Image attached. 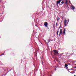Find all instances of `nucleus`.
Listing matches in <instances>:
<instances>
[{
    "instance_id": "obj_4",
    "label": "nucleus",
    "mask_w": 76,
    "mask_h": 76,
    "mask_svg": "<svg viewBox=\"0 0 76 76\" xmlns=\"http://www.w3.org/2000/svg\"><path fill=\"white\" fill-rule=\"evenodd\" d=\"M61 0H60L59 1H57V3H56V5H58V4H60V2H61Z\"/></svg>"
},
{
    "instance_id": "obj_7",
    "label": "nucleus",
    "mask_w": 76,
    "mask_h": 76,
    "mask_svg": "<svg viewBox=\"0 0 76 76\" xmlns=\"http://www.w3.org/2000/svg\"><path fill=\"white\" fill-rule=\"evenodd\" d=\"M75 7H74V6L72 5V10H75Z\"/></svg>"
},
{
    "instance_id": "obj_5",
    "label": "nucleus",
    "mask_w": 76,
    "mask_h": 76,
    "mask_svg": "<svg viewBox=\"0 0 76 76\" xmlns=\"http://www.w3.org/2000/svg\"><path fill=\"white\" fill-rule=\"evenodd\" d=\"M67 23V20H65L64 21V25L65 26H66V23Z\"/></svg>"
},
{
    "instance_id": "obj_15",
    "label": "nucleus",
    "mask_w": 76,
    "mask_h": 76,
    "mask_svg": "<svg viewBox=\"0 0 76 76\" xmlns=\"http://www.w3.org/2000/svg\"><path fill=\"white\" fill-rule=\"evenodd\" d=\"M61 3L62 4H63V3H64V2H63V1H62L61 2Z\"/></svg>"
},
{
    "instance_id": "obj_2",
    "label": "nucleus",
    "mask_w": 76,
    "mask_h": 76,
    "mask_svg": "<svg viewBox=\"0 0 76 76\" xmlns=\"http://www.w3.org/2000/svg\"><path fill=\"white\" fill-rule=\"evenodd\" d=\"M44 25L46 27H47V26H48V23H47V22H45L44 23Z\"/></svg>"
},
{
    "instance_id": "obj_18",
    "label": "nucleus",
    "mask_w": 76,
    "mask_h": 76,
    "mask_svg": "<svg viewBox=\"0 0 76 76\" xmlns=\"http://www.w3.org/2000/svg\"><path fill=\"white\" fill-rule=\"evenodd\" d=\"M56 26H57V23H56Z\"/></svg>"
},
{
    "instance_id": "obj_6",
    "label": "nucleus",
    "mask_w": 76,
    "mask_h": 76,
    "mask_svg": "<svg viewBox=\"0 0 76 76\" xmlns=\"http://www.w3.org/2000/svg\"><path fill=\"white\" fill-rule=\"evenodd\" d=\"M66 29L64 28V31H63V34L64 35H65V32H66Z\"/></svg>"
},
{
    "instance_id": "obj_10",
    "label": "nucleus",
    "mask_w": 76,
    "mask_h": 76,
    "mask_svg": "<svg viewBox=\"0 0 76 76\" xmlns=\"http://www.w3.org/2000/svg\"><path fill=\"white\" fill-rule=\"evenodd\" d=\"M68 2V1L67 0H66V1L65 4H67V3Z\"/></svg>"
},
{
    "instance_id": "obj_3",
    "label": "nucleus",
    "mask_w": 76,
    "mask_h": 76,
    "mask_svg": "<svg viewBox=\"0 0 76 76\" xmlns=\"http://www.w3.org/2000/svg\"><path fill=\"white\" fill-rule=\"evenodd\" d=\"M62 31H63V30H62V29H61L60 31V33L59 34V37H60V35H61V34H62Z\"/></svg>"
},
{
    "instance_id": "obj_13",
    "label": "nucleus",
    "mask_w": 76,
    "mask_h": 76,
    "mask_svg": "<svg viewBox=\"0 0 76 76\" xmlns=\"http://www.w3.org/2000/svg\"><path fill=\"white\" fill-rule=\"evenodd\" d=\"M58 56H62V54H60Z\"/></svg>"
},
{
    "instance_id": "obj_23",
    "label": "nucleus",
    "mask_w": 76,
    "mask_h": 76,
    "mask_svg": "<svg viewBox=\"0 0 76 76\" xmlns=\"http://www.w3.org/2000/svg\"><path fill=\"white\" fill-rule=\"evenodd\" d=\"M70 73H72V72H70Z\"/></svg>"
},
{
    "instance_id": "obj_22",
    "label": "nucleus",
    "mask_w": 76,
    "mask_h": 76,
    "mask_svg": "<svg viewBox=\"0 0 76 76\" xmlns=\"http://www.w3.org/2000/svg\"><path fill=\"white\" fill-rule=\"evenodd\" d=\"M55 71H56V69H55Z\"/></svg>"
},
{
    "instance_id": "obj_12",
    "label": "nucleus",
    "mask_w": 76,
    "mask_h": 76,
    "mask_svg": "<svg viewBox=\"0 0 76 76\" xmlns=\"http://www.w3.org/2000/svg\"><path fill=\"white\" fill-rule=\"evenodd\" d=\"M59 32V31H57V35H58V32Z\"/></svg>"
},
{
    "instance_id": "obj_27",
    "label": "nucleus",
    "mask_w": 76,
    "mask_h": 76,
    "mask_svg": "<svg viewBox=\"0 0 76 76\" xmlns=\"http://www.w3.org/2000/svg\"><path fill=\"white\" fill-rule=\"evenodd\" d=\"M74 76H76V75H74Z\"/></svg>"
},
{
    "instance_id": "obj_25",
    "label": "nucleus",
    "mask_w": 76,
    "mask_h": 76,
    "mask_svg": "<svg viewBox=\"0 0 76 76\" xmlns=\"http://www.w3.org/2000/svg\"><path fill=\"white\" fill-rule=\"evenodd\" d=\"M69 72H70V71H69Z\"/></svg>"
},
{
    "instance_id": "obj_11",
    "label": "nucleus",
    "mask_w": 76,
    "mask_h": 76,
    "mask_svg": "<svg viewBox=\"0 0 76 76\" xmlns=\"http://www.w3.org/2000/svg\"><path fill=\"white\" fill-rule=\"evenodd\" d=\"M39 43L40 44H42V43L40 42V41H39Z\"/></svg>"
},
{
    "instance_id": "obj_9",
    "label": "nucleus",
    "mask_w": 76,
    "mask_h": 76,
    "mask_svg": "<svg viewBox=\"0 0 76 76\" xmlns=\"http://www.w3.org/2000/svg\"><path fill=\"white\" fill-rule=\"evenodd\" d=\"M60 18L59 17H58L57 18V21H58V20H59L60 19Z\"/></svg>"
},
{
    "instance_id": "obj_19",
    "label": "nucleus",
    "mask_w": 76,
    "mask_h": 76,
    "mask_svg": "<svg viewBox=\"0 0 76 76\" xmlns=\"http://www.w3.org/2000/svg\"><path fill=\"white\" fill-rule=\"evenodd\" d=\"M53 58H55V57H53Z\"/></svg>"
},
{
    "instance_id": "obj_1",
    "label": "nucleus",
    "mask_w": 76,
    "mask_h": 76,
    "mask_svg": "<svg viewBox=\"0 0 76 76\" xmlns=\"http://www.w3.org/2000/svg\"><path fill=\"white\" fill-rule=\"evenodd\" d=\"M53 54L54 56L57 57V56L58 55L59 53L58 51L56 50H53Z\"/></svg>"
},
{
    "instance_id": "obj_24",
    "label": "nucleus",
    "mask_w": 76,
    "mask_h": 76,
    "mask_svg": "<svg viewBox=\"0 0 76 76\" xmlns=\"http://www.w3.org/2000/svg\"><path fill=\"white\" fill-rule=\"evenodd\" d=\"M61 23H62V21H61Z\"/></svg>"
},
{
    "instance_id": "obj_16",
    "label": "nucleus",
    "mask_w": 76,
    "mask_h": 76,
    "mask_svg": "<svg viewBox=\"0 0 76 76\" xmlns=\"http://www.w3.org/2000/svg\"><path fill=\"white\" fill-rule=\"evenodd\" d=\"M60 28H61V26H60V27H59V28H58V30H59V29H60Z\"/></svg>"
},
{
    "instance_id": "obj_26",
    "label": "nucleus",
    "mask_w": 76,
    "mask_h": 76,
    "mask_svg": "<svg viewBox=\"0 0 76 76\" xmlns=\"http://www.w3.org/2000/svg\"><path fill=\"white\" fill-rule=\"evenodd\" d=\"M75 68H76V66H75Z\"/></svg>"
},
{
    "instance_id": "obj_17",
    "label": "nucleus",
    "mask_w": 76,
    "mask_h": 76,
    "mask_svg": "<svg viewBox=\"0 0 76 76\" xmlns=\"http://www.w3.org/2000/svg\"><path fill=\"white\" fill-rule=\"evenodd\" d=\"M69 3H70V1H69Z\"/></svg>"
},
{
    "instance_id": "obj_14",
    "label": "nucleus",
    "mask_w": 76,
    "mask_h": 76,
    "mask_svg": "<svg viewBox=\"0 0 76 76\" xmlns=\"http://www.w3.org/2000/svg\"><path fill=\"white\" fill-rule=\"evenodd\" d=\"M54 59H55V60H57V57H55Z\"/></svg>"
},
{
    "instance_id": "obj_21",
    "label": "nucleus",
    "mask_w": 76,
    "mask_h": 76,
    "mask_svg": "<svg viewBox=\"0 0 76 76\" xmlns=\"http://www.w3.org/2000/svg\"><path fill=\"white\" fill-rule=\"evenodd\" d=\"M69 70H72V69H69Z\"/></svg>"
},
{
    "instance_id": "obj_20",
    "label": "nucleus",
    "mask_w": 76,
    "mask_h": 76,
    "mask_svg": "<svg viewBox=\"0 0 76 76\" xmlns=\"http://www.w3.org/2000/svg\"><path fill=\"white\" fill-rule=\"evenodd\" d=\"M61 54H62V55H63V53H62Z\"/></svg>"
},
{
    "instance_id": "obj_28",
    "label": "nucleus",
    "mask_w": 76,
    "mask_h": 76,
    "mask_svg": "<svg viewBox=\"0 0 76 76\" xmlns=\"http://www.w3.org/2000/svg\"><path fill=\"white\" fill-rule=\"evenodd\" d=\"M67 69H68V68H67Z\"/></svg>"
},
{
    "instance_id": "obj_8",
    "label": "nucleus",
    "mask_w": 76,
    "mask_h": 76,
    "mask_svg": "<svg viewBox=\"0 0 76 76\" xmlns=\"http://www.w3.org/2000/svg\"><path fill=\"white\" fill-rule=\"evenodd\" d=\"M68 66V65H67V64H65V67H66V68H68V67H67Z\"/></svg>"
}]
</instances>
